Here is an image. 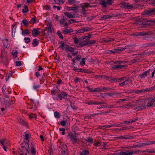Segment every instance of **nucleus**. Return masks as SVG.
Masks as SVG:
<instances>
[{
  "label": "nucleus",
  "mask_w": 155,
  "mask_h": 155,
  "mask_svg": "<svg viewBox=\"0 0 155 155\" xmlns=\"http://www.w3.org/2000/svg\"><path fill=\"white\" fill-rule=\"evenodd\" d=\"M107 107V106H105V105H101L98 106L97 107V108L98 109H100V108H105L106 107Z\"/></svg>",
  "instance_id": "59"
},
{
  "label": "nucleus",
  "mask_w": 155,
  "mask_h": 155,
  "mask_svg": "<svg viewBox=\"0 0 155 155\" xmlns=\"http://www.w3.org/2000/svg\"><path fill=\"white\" fill-rule=\"evenodd\" d=\"M7 53L4 51H2L1 57L2 61L6 59V57Z\"/></svg>",
  "instance_id": "12"
},
{
  "label": "nucleus",
  "mask_w": 155,
  "mask_h": 155,
  "mask_svg": "<svg viewBox=\"0 0 155 155\" xmlns=\"http://www.w3.org/2000/svg\"><path fill=\"white\" fill-rule=\"evenodd\" d=\"M155 101V97L151 99L147 103V107H150L153 105L154 102Z\"/></svg>",
  "instance_id": "13"
},
{
  "label": "nucleus",
  "mask_w": 155,
  "mask_h": 155,
  "mask_svg": "<svg viewBox=\"0 0 155 155\" xmlns=\"http://www.w3.org/2000/svg\"><path fill=\"white\" fill-rule=\"evenodd\" d=\"M100 4L101 5L104 7H106V2L104 0H98Z\"/></svg>",
  "instance_id": "30"
},
{
  "label": "nucleus",
  "mask_w": 155,
  "mask_h": 155,
  "mask_svg": "<svg viewBox=\"0 0 155 155\" xmlns=\"http://www.w3.org/2000/svg\"><path fill=\"white\" fill-rule=\"evenodd\" d=\"M29 116L30 119H32L33 118L36 119L37 118L36 115L33 114H31L29 115Z\"/></svg>",
  "instance_id": "35"
},
{
  "label": "nucleus",
  "mask_w": 155,
  "mask_h": 155,
  "mask_svg": "<svg viewBox=\"0 0 155 155\" xmlns=\"http://www.w3.org/2000/svg\"><path fill=\"white\" fill-rule=\"evenodd\" d=\"M124 77H122L119 79H118L116 80V82H120L121 81H124Z\"/></svg>",
  "instance_id": "56"
},
{
  "label": "nucleus",
  "mask_w": 155,
  "mask_h": 155,
  "mask_svg": "<svg viewBox=\"0 0 155 155\" xmlns=\"http://www.w3.org/2000/svg\"><path fill=\"white\" fill-rule=\"evenodd\" d=\"M81 8L82 9L80 11L81 13L86 17L87 16L86 10L83 7H81Z\"/></svg>",
  "instance_id": "22"
},
{
  "label": "nucleus",
  "mask_w": 155,
  "mask_h": 155,
  "mask_svg": "<svg viewBox=\"0 0 155 155\" xmlns=\"http://www.w3.org/2000/svg\"><path fill=\"white\" fill-rule=\"evenodd\" d=\"M21 146L22 152L26 151L28 153H30V149L28 143L24 142L21 144Z\"/></svg>",
  "instance_id": "1"
},
{
  "label": "nucleus",
  "mask_w": 155,
  "mask_h": 155,
  "mask_svg": "<svg viewBox=\"0 0 155 155\" xmlns=\"http://www.w3.org/2000/svg\"><path fill=\"white\" fill-rule=\"evenodd\" d=\"M22 23L25 26H27L28 24V22L25 19H24L22 20Z\"/></svg>",
  "instance_id": "46"
},
{
  "label": "nucleus",
  "mask_w": 155,
  "mask_h": 155,
  "mask_svg": "<svg viewBox=\"0 0 155 155\" xmlns=\"http://www.w3.org/2000/svg\"><path fill=\"white\" fill-rule=\"evenodd\" d=\"M5 140H0V142L2 144V145L3 146V148L4 150L5 151H7L6 148L7 146H5V144L4 143V142L5 141Z\"/></svg>",
  "instance_id": "27"
},
{
  "label": "nucleus",
  "mask_w": 155,
  "mask_h": 155,
  "mask_svg": "<svg viewBox=\"0 0 155 155\" xmlns=\"http://www.w3.org/2000/svg\"><path fill=\"white\" fill-rule=\"evenodd\" d=\"M150 71V70H149L147 71H146L144 72H143L141 75L140 76V77L141 78H143L146 77L147 75H148L149 72Z\"/></svg>",
  "instance_id": "16"
},
{
  "label": "nucleus",
  "mask_w": 155,
  "mask_h": 155,
  "mask_svg": "<svg viewBox=\"0 0 155 155\" xmlns=\"http://www.w3.org/2000/svg\"><path fill=\"white\" fill-rule=\"evenodd\" d=\"M47 28L48 29V33H51L53 32L54 28L52 27V26L51 25H48L47 27Z\"/></svg>",
  "instance_id": "17"
},
{
  "label": "nucleus",
  "mask_w": 155,
  "mask_h": 155,
  "mask_svg": "<svg viewBox=\"0 0 155 155\" xmlns=\"http://www.w3.org/2000/svg\"><path fill=\"white\" fill-rule=\"evenodd\" d=\"M82 29L83 31V32L85 31H88L91 30V29L88 27H86Z\"/></svg>",
  "instance_id": "49"
},
{
  "label": "nucleus",
  "mask_w": 155,
  "mask_h": 155,
  "mask_svg": "<svg viewBox=\"0 0 155 155\" xmlns=\"http://www.w3.org/2000/svg\"><path fill=\"white\" fill-rule=\"evenodd\" d=\"M123 124V122H122V123H120V124H117V125H115V126H116V127H120L121 126H123L124 125H122V124Z\"/></svg>",
  "instance_id": "61"
},
{
  "label": "nucleus",
  "mask_w": 155,
  "mask_h": 155,
  "mask_svg": "<svg viewBox=\"0 0 155 155\" xmlns=\"http://www.w3.org/2000/svg\"><path fill=\"white\" fill-rule=\"evenodd\" d=\"M89 154V151L87 150H83L81 153V155H87Z\"/></svg>",
  "instance_id": "38"
},
{
  "label": "nucleus",
  "mask_w": 155,
  "mask_h": 155,
  "mask_svg": "<svg viewBox=\"0 0 155 155\" xmlns=\"http://www.w3.org/2000/svg\"><path fill=\"white\" fill-rule=\"evenodd\" d=\"M5 140V141L4 142L5 145L7 147L9 146L10 145V143L9 141L7 140L6 139H4L3 140Z\"/></svg>",
  "instance_id": "26"
},
{
  "label": "nucleus",
  "mask_w": 155,
  "mask_h": 155,
  "mask_svg": "<svg viewBox=\"0 0 155 155\" xmlns=\"http://www.w3.org/2000/svg\"><path fill=\"white\" fill-rule=\"evenodd\" d=\"M85 60L86 59L85 58H83L82 59V61L80 62V64L81 65L83 66L85 65Z\"/></svg>",
  "instance_id": "48"
},
{
  "label": "nucleus",
  "mask_w": 155,
  "mask_h": 155,
  "mask_svg": "<svg viewBox=\"0 0 155 155\" xmlns=\"http://www.w3.org/2000/svg\"><path fill=\"white\" fill-rule=\"evenodd\" d=\"M28 6L27 5H25L24 6V8L22 10V12L23 13H25L28 11Z\"/></svg>",
  "instance_id": "41"
},
{
  "label": "nucleus",
  "mask_w": 155,
  "mask_h": 155,
  "mask_svg": "<svg viewBox=\"0 0 155 155\" xmlns=\"http://www.w3.org/2000/svg\"><path fill=\"white\" fill-rule=\"evenodd\" d=\"M40 33V32L36 29H34L32 31V35L34 37L37 36Z\"/></svg>",
  "instance_id": "10"
},
{
  "label": "nucleus",
  "mask_w": 155,
  "mask_h": 155,
  "mask_svg": "<svg viewBox=\"0 0 155 155\" xmlns=\"http://www.w3.org/2000/svg\"><path fill=\"white\" fill-rule=\"evenodd\" d=\"M86 103L87 104L89 105H92L93 104H94L95 105L99 104H101V103L99 102H96L94 101H87L86 102Z\"/></svg>",
  "instance_id": "18"
},
{
  "label": "nucleus",
  "mask_w": 155,
  "mask_h": 155,
  "mask_svg": "<svg viewBox=\"0 0 155 155\" xmlns=\"http://www.w3.org/2000/svg\"><path fill=\"white\" fill-rule=\"evenodd\" d=\"M114 40V39L110 38L107 39H105L104 40V41L106 43H108L109 41H111Z\"/></svg>",
  "instance_id": "50"
},
{
  "label": "nucleus",
  "mask_w": 155,
  "mask_h": 155,
  "mask_svg": "<svg viewBox=\"0 0 155 155\" xmlns=\"http://www.w3.org/2000/svg\"><path fill=\"white\" fill-rule=\"evenodd\" d=\"M4 100L5 105L7 106H9L12 102V101L8 96L5 97Z\"/></svg>",
  "instance_id": "6"
},
{
  "label": "nucleus",
  "mask_w": 155,
  "mask_h": 155,
  "mask_svg": "<svg viewBox=\"0 0 155 155\" xmlns=\"http://www.w3.org/2000/svg\"><path fill=\"white\" fill-rule=\"evenodd\" d=\"M153 11L154 10L146 11L143 12V15H145L146 16L152 15L153 14Z\"/></svg>",
  "instance_id": "8"
},
{
  "label": "nucleus",
  "mask_w": 155,
  "mask_h": 155,
  "mask_svg": "<svg viewBox=\"0 0 155 155\" xmlns=\"http://www.w3.org/2000/svg\"><path fill=\"white\" fill-rule=\"evenodd\" d=\"M120 7L123 8L130 9L132 8L133 6L130 5L128 3L124 2L121 4Z\"/></svg>",
  "instance_id": "7"
},
{
  "label": "nucleus",
  "mask_w": 155,
  "mask_h": 155,
  "mask_svg": "<svg viewBox=\"0 0 155 155\" xmlns=\"http://www.w3.org/2000/svg\"><path fill=\"white\" fill-rule=\"evenodd\" d=\"M146 107V106L145 105H141L137 107L136 109L137 110H140L145 109Z\"/></svg>",
  "instance_id": "29"
},
{
  "label": "nucleus",
  "mask_w": 155,
  "mask_h": 155,
  "mask_svg": "<svg viewBox=\"0 0 155 155\" xmlns=\"http://www.w3.org/2000/svg\"><path fill=\"white\" fill-rule=\"evenodd\" d=\"M147 35V33H145L144 32H141L139 33L138 35H141V36H144L146 35Z\"/></svg>",
  "instance_id": "54"
},
{
  "label": "nucleus",
  "mask_w": 155,
  "mask_h": 155,
  "mask_svg": "<svg viewBox=\"0 0 155 155\" xmlns=\"http://www.w3.org/2000/svg\"><path fill=\"white\" fill-rule=\"evenodd\" d=\"M68 21H69V23L70 24H72L74 22H78V21H77L75 19H70V20H69Z\"/></svg>",
  "instance_id": "52"
},
{
  "label": "nucleus",
  "mask_w": 155,
  "mask_h": 155,
  "mask_svg": "<svg viewBox=\"0 0 155 155\" xmlns=\"http://www.w3.org/2000/svg\"><path fill=\"white\" fill-rule=\"evenodd\" d=\"M81 7H83L84 8H87L88 6L91 7V6L89 4L86 3L82 4L81 5Z\"/></svg>",
  "instance_id": "34"
},
{
  "label": "nucleus",
  "mask_w": 155,
  "mask_h": 155,
  "mask_svg": "<svg viewBox=\"0 0 155 155\" xmlns=\"http://www.w3.org/2000/svg\"><path fill=\"white\" fill-rule=\"evenodd\" d=\"M66 122V121L63 120L60 122V124L62 126H64L65 125Z\"/></svg>",
  "instance_id": "57"
},
{
  "label": "nucleus",
  "mask_w": 155,
  "mask_h": 155,
  "mask_svg": "<svg viewBox=\"0 0 155 155\" xmlns=\"http://www.w3.org/2000/svg\"><path fill=\"white\" fill-rule=\"evenodd\" d=\"M57 34L58 36L61 39H63V37L61 34V32L59 31H58L57 32Z\"/></svg>",
  "instance_id": "51"
},
{
  "label": "nucleus",
  "mask_w": 155,
  "mask_h": 155,
  "mask_svg": "<svg viewBox=\"0 0 155 155\" xmlns=\"http://www.w3.org/2000/svg\"><path fill=\"white\" fill-rule=\"evenodd\" d=\"M131 82V80L125 81L119 84L121 86H123L124 85L128 84L129 83H130Z\"/></svg>",
  "instance_id": "25"
},
{
  "label": "nucleus",
  "mask_w": 155,
  "mask_h": 155,
  "mask_svg": "<svg viewBox=\"0 0 155 155\" xmlns=\"http://www.w3.org/2000/svg\"><path fill=\"white\" fill-rule=\"evenodd\" d=\"M60 100H62L64 98H65L67 97V94L66 93L63 92H61L60 94L58 95Z\"/></svg>",
  "instance_id": "11"
},
{
  "label": "nucleus",
  "mask_w": 155,
  "mask_h": 155,
  "mask_svg": "<svg viewBox=\"0 0 155 155\" xmlns=\"http://www.w3.org/2000/svg\"><path fill=\"white\" fill-rule=\"evenodd\" d=\"M151 1V5H155V0H150Z\"/></svg>",
  "instance_id": "64"
},
{
  "label": "nucleus",
  "mask_w": 155,
  "mask_h": 155,
  "mask_svg": "<svg viewBox=\"0 0 155 155\" xmlns=\"http://www.w3.org/2000/svg\"><path fill=\"white\" fill-rule=\"evenodd\" d=\"M36 19L35 18H33L31 20V23L34 24L36 23Z\"/></svg>",
  "instance_id": "55"
},
{
  "label": "nucleus",
  "mask_w": 155,
  "mask_h": 155,
  "mask_svg": "<svg viewBox=\"0 0 155 155\" xmlns=\"http://www.w3.org/2000/svg\"><path fill=\"white\" fill-rule=\"evenodd\" d=\"M64 14L65 16H66L69 18H73L75 16V15H73L70 13L68 12H64Z\"/></svg>",
  "instance_id": "21"
},
{
  "label": "nucleus",
  "mask_w": 155,
  "mask_h": 155,
  "mask_svg": "<svg viewBox=\"0 0 155 155\" xmlns=\"http://www.w3.org/2000/svg\"><path fill=\"white\" fill-rule=\"evenodd\" d=\"M105 88H95L94 89V92H97V91H101L105 89Z\"/></svg>",
  "instance_id": "37"
},
{
  "label": "nucleus",
  "mask_w": 155,
  "mask_h": 155,
  "mask_svg": "<svg viewBox=\"0 0 155 155\" xmlns=\"http://www.w3.org/2000/svg\"><path fill=\"white\" fill-rule=\"evenodd\" d=\"M54 116L56 118H59L60 117L61 115L59 114V113L58 112H55L54 113Z\"/></svg>",
  "instance_id": "40"
},
{
  "label": "nucleus",
  "mask_w": 155,
  "mask_h": 155,
  "mask_svg": "<svg viewBox=\"0 0 155 155\" xmlns=\"http://www.w3.org/2000/svg\"><path fill=\"white\" fill-rule=\"evenodd\" d=\"M65 50L67 51L73 52L74 51V48L68 46L65 48Z\"/></svg>",
  "instance_id": "28"
},
{
  "label": "nucleus",
  "mask_w": 155,
  "mask_h": 155,
  "mask_svg": "<svg viewBox=\"0 0 155 155\" xmlns=\"http://www.w3.org/2000/svg\"><path fill=\"white\" fill-rule=\"evenodd\" d=\"M24 133L25 138L26 140H28L31 137V134L28 132H25Z\"/></svg>",
  "instance_id": "23"
},
{
  "label": "nucleus",
  "mask_w": 155,
  "mask_h": 155,
  "mask_svg": "<svg viewBox=\"0 0 155 155\" xmlns=\"http://www.w3.org/2000/svg\"><path fill=\"white\" fill-rule=\"evenodd\" d=\"M15 63L16 65L17 66H21V61H16Z\"/></svg>",
  "instance_id": "53"
},
{
  "label": "nucleus",
  "mask_w": 155,
  "mask_h": 155,
  "mask_svg": "<svg viewBox=\"0 0 155 155\" xmlns=\"http://www.w3.org/2000/svg\"><path fill=\"white\" fill-rule=\"evenodd\" d=\"M134 153H135L134 151L133 152L132 151L127 150L121 151L119 153V154L120 155H132Z\"/></svg>",
  "instance_id": "5"
},
{
  "label": "nucleus",
  "mask_w": 155,
  "mask_h": 155,
  "mask_svg": "<svg viewBox=\"0 0 155 155\" xmlns=\"http://www.w3.org/2000/svg\"><path fill=\"white\" fill-rule=\"evenodd\" d=\"M24 40L25 42L26 43H28L30 42V40L29 38H25Z\"/></svg>",
  "instance_id": "47"
},
{
  "label": "nucleus",
  "mask_w": 155,
  "mask_h": 155,
  "mask_svg": "<svg viewBox=\"0 0 155 155\" xmlns=\"http://www.w3.org/2000/svg\"><path fill=\"white\" fill-rule=\"evenodd\" d=\"M20 122L23 125L28 126V123L25 122L24 120H22L20 121Z\"/></svg>",
  "instance_id": "45"
},
{
  "label": "nucleus",
  "mask_w": 155,
  "mask_h": 155,
  "mask_svg": "<svg viewBox=\"0 0 155 155\" xmlns=\"http://www.w3.org/2000/svg\"><path fill=\"white\" fill-rule=\"evenodd\" d=\"M150 90V89L149 88H147V89H143L142 90L137 91H136V92L137 94H138V93H140L141 92L149 91Z\"/></svg>",
  "instance_id": "24"
},
{
  "label": "nucleus",
  "mask_w": 155,
  "mask_h": 155,
  "mask_svg": "<svg viewBox=\"0 0 155 155\" xmlns=\"http://www.w3.org/2000/svg\"><path fill=\"white\" fill-rule=\"evenodd\" d=\"M87 88L90 90L91 92H94V89L93 88H91L89 87H87Z\"/></svg>",
  "instance_id": "63"
},
{
  "label": "nucleus",
  "mask_w": 155,
  "mask_h": 155,
  "mask_svg": "<svg viewBox=\"0 0 155 155\" xmlns=\"http://www.w3.org/2000/svg\"><path fill=\"white\" fill-rule=\"evenodd\" d=\"M86 140L87 141L90 142L91 143H92V142L93 141V140L91 138H87V139Z\"/></svg>",
  "instance_id": "58"
},
{
  "label": "nucleus",
  "mask_w": 155,
  "mask_h": 155,
  "mask_svg": "<svg viewBox=\"0 0 155 155\" xmlns=\"http://www.w3.org/2000/svg\"><path fill=\"white\" fill-rule=\"evenodd\" d=\"M131 46L130 45H127L124 48H120L115 49L113 50H111L110 52L111 53L115 54L117 53H119L120 51H123L124 49H128Z\"/></svg>",
  "instance_id": "2"
},
{
  "label": "nucleus",
  "mask_w": 155,
  "mask_h": 155,
  "mask_svg": "<svg viewBox=\"0 0 155 155\" xmlns=\"http://www.w3.org/2000/svg\"><path fill=\"white\" fill-rule=\"evenodd\" d=\"M3 46L5 48L8 47L9 43L8 39H4L3 40Z\"/></svg>",
  "instance_id": "15"
},
{
  "label": "nucleus",
  "mask_w": 155,
  "mask_h": 155,
  "mask_svg": "<svg viewBox=\"0 0 155 155\" xmlns=\"http://www.w3.org/2000/svg\"><path fill=\"white\" fill-rule=\"evenodd\" d=\"M113 3L111 0H107V2H106V7L107 6V5H110Z\"/></svg>",
  "instance_id": "43"
},
{
  "label": "nucleus",
  "mask_w": 155,
  "mask_h": 155,
  "mask_svg": "<svg viewBox=\"0 0 155 155\" xmlns=\"http://www.w3.org/2000/svg\"><path fill=\"white\" fill-rule=\"evenodd\" d=\"M36 153V150L35 148L33 146L31 148V151H30V153L31 155H35Z\"/></svg>",
  "instance_id": "9"
},
{
  "label": "nucleus",
  "mask_w": 155,
  "mask_h": 155,
  "mask_svg": "<svg viewBox=\"0 0 155 155\" xmlns=\"http://www.w3.org/2000/svg\"><path fill=\"white\" fill-rule=\"evenodd\" d=\"M74 40V43L75 44H78L79 41L80 40L79 39H78L76 37H75L74 38H73Z\"/></svg>",
  "instance_id": "44"
},
{
  "label": "nucleus",
  "mask_w": 155,
  "mask_h": 155,
  "mask_svg": "<svg viewBox=\"0 0 155 155\" xmlns=\"http://www.w3.org/2000/svg\"><path fill=\"white\" fill-rule=\"evenodd\" d=\"M61 155H68V151L67 148V146L64 145L61 147L60 149Z\"/></svg>",
  "instance_id": "3"
},
{
  "label": "nucleus",
  "mask_w": 155,
  "mask_h": 155,
  "mask_svg": "<svg viewBox=\"0 0 155 155\" xmlns=\"http://www.w3.org/2000/svg\"><path fill=\"white\" fill-rule=\"evenodd\" d=\"M90 39V38L89 37H87L86 36H84L81 38H79L80 40H82L83 41H85L86 40H89Z\"/></svg>",
  "instance_id": "19"
},
{
  "label": "nucleus",
  "mask_w": 155,
  "mask_h": 155,
  "mask_svg": "<svg viewBox=\"0 0 155 155\" xmlns=\"http://www.w3.org/2000/svg\"><path fill=\"white\" fill-rule=\"evenodd\" d=\"M79 81V79L77 77L74 80V82L75 83H77Z\"/></svg>",
  "instance_id": "60"
},
{
  "label": "nucleus",
  "mask_w": 155,
  "mask_h": 155,
  "mask_svg": "<svg viewBox=\"0 0 155 155\" xmlns=\"http://www.w3.org/2000/svg\"><path fill=\"white\" fill-rule=\"evenodd\" d=\"M68 137L71 139V141L73 143H75L78 140L76 136L73 134H69Z\"/></svg>",
  "instance_id": "4"
},
{
  "label": "nucleus",
  "mask_w": 155,
  "mask_h": 155,
  "mask_svg": "<svg viewBox=\"0 0 155 155\" xmlns=\"http://www.w3.org/2000/svg\"><path fill=\"white\" fill-rule=\"evenodd\" d=\"M110 16L108 15H104V16H102L101 18V20H106L109 18H110Z\"/></svg>",
  "instance_id": "39"
},
{
  "label": "nucleus",
  "mask_w": 155,
  "mask_h": 155,
  "mask_svg": "<svg viewBox=\"0 0 155 155\" xmlns=\"http://www.w3.org/2000/svg\"><path fill=\"white\" fill-rule=\"evenodd\" d=\"M96 42V41L94 40H89L87 42V43H86V44L84 43V45H86L93 44L95 43Z\"/></svg>",
  "instance_id": "36"
},
{
  "label": "nucleus",
  "mask_w": 155,
  "mask_h": 155,
  "mask_svg": "<svg viewBox=\"0 0 155 155\" xmlns=\"http://www.w3.org/2000/svg\"><path fill=\"white\" fill-rule=\"evenodd\" d=\"M30 33L28 29H25L24 31H22V34L23 35H28Z\"/></svg>",
  "instance_id": "42"
},
{
  "label": "nucleus",
  "mask_w": 155,
  "mask_h": 155,
  "mask_svg": "<svg viewBox=\"0 0 155 155\" xmlns=\"http://www.w3.org/2000/svg\"><path fill=\"white\" fill-rule=\"evenodd\" d=\"M66 9L67 10L69 11H77L78 9V7H66Z\"/></svg>",
  "instance_id": "20"
},
{
  "label": "nucleus",
  "mask_w": 155,
  "mask_h": 155,
  "mask_svg": "<svg viewBox=\"0 0 155 155\" xmlns=\"http://www.w3.org/2000/svg\"><path fill=\"white\" fill-rule=\"evenodd\" d=\"M38 42L36 39H35L33 40L32 44L34 47L36 46L38 44Z\"/></svg>",
  "instance_id": "32"
},
{
  "label": "nucleus",
  "mask_w": 155,
  "mask_h": 155,
  "mask_svg": "<svg viewBox=\"0 0 155 155\" xmlns=\"http://www.w3.org/2000/svg\"><path fill=\"white\" fill-rule=\"evenodd\" d=\"M83 32V31L82 30V29H81L78 31L76 33H81Z\"/></svg>",
  "instance_id": "62"
},
{
  "label": "nucleus",
  "mask_w": 155,
  "mask_h": 155,
  "mask_svg": "<svg viewBox=\"0 0 155 155\" xmlns=\"http://www.w3.org/2000/svg\"><path fill=\"white\" fill-rule=\"evenodd\" d=\"M126 65H116L114 67L112 68L116 70L118 69H121L124 68L125 67Z\"/></svg>",
  "instance_id": "14"
},
{
  "label": "nucleus",
  "mask_w": 155,
  "mask_h": 155,
  "mask_svg": "<svg viewBox=\"0 0 155 155\" xmlns=\"http://www.w3.org/2000/svg\"><path fill=\"white\" fill-rule=\"evenodd\" d=\"M73 31L72 29H65L63 31V32L65 34H68L72 32Z\"/></svg>",
  "instance_id": "33"
},
{
  "label": "nucleus",
  "mask_w": 155,
  "mask_h": 155,
  "mask_svg": "<svg viewBox=\"0 0 155 155\" xmlns=\"http://www.w3.org/2000/svg\"><path fill=\"white\" fill-rule=\"evenodd\" d=\"M12 54L14 58L17 57L18 52L16 50H13L12 52Z\"/></svg>",
  "instance_id": "31"
}]
</instances>
